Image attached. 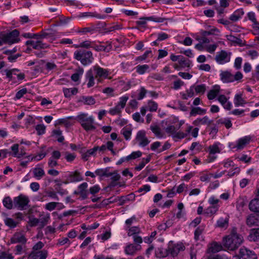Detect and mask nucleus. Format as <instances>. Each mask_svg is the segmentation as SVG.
Instances as JSON below:
<instances>
[{
    "instance_id": "obj_54",
    "label": "nucleus",
    "mask_w": 259,
    "mask_h": 259,
    "mask_svg": "<svg viewBox=\"0 0 259 259\" xmlns=\"http://www.w3.org/2000/svg\"><path fill=\"white\" fill-rule=\"evenodd\" d=\"M121 134L123 135L126 140H129L132 135V130L130 127H124L121 130Z\"/></svg>"
},
{
    "instance_id": "obj_37",
    "label": "nucleus",
    "mask_w": 259,
    "mask_h": 259,
    "mask_svg": "<svg viewBox=\"0 0 259 259\" xmlns=\"http://www.w3.org/2000/svg\"><path fill=\"white\" fill-rule=\"evenodd\" d=\"M229 218H220L217 222L215 226L221 228H227L228 226Z\"/></svg>"
},
{
    "instance_id": "obj_38",
    "label": "nucleus",
    "mask_w": 259,
    "mask_h": 259,
    "mask_svg": "<svg viewBox=\"0 0 259 259\" xmlns=\"http://www.w3.org/2000/svg\"><path fill=\"white\" fill-rule=\"evenodd\" d=\"M206 113V110L199 107H193L191 109L190 115L191 116H195L197 115H203Z\"/></svg>"
},
{
    "instance_id": "obj_10",
    "label": "nucleus",
    "mask_w": 259,
    "mask_h": 259,
    "mask_svg": "<svg viewBox=\"0 0 259 259\" xmlns=\"http://www.w3.org/2000/svg\"><path fill=\"white\" fill-rule=\"evenodd\" d=\"M215 32H219V30L217 28H213L209 31L201 30L199 35L196 37V39L203 44H209L211 39L209 38L208 36L213 34Z\"/></svg>"
},
{
    "instance_id": "obj_3",
    "label": "nucleus",
    "mask_w": 259,
    "mask_h": 259,
    "mask_svg": "<svg viewBox=\"0 0 259 259\" xmlns=\"http://www.w3.org/2000/svg\"><path fill=\"white\" fill-rule=\"evenodd\" d=\"M74 58L79 61L84 66L90 65L94 59L92 52L84 49H79L75 51Z\"/></svg>"
},
{
    "instance_id": "obj_42",
    "label": "nucleus",
    "mask_w": 259,
    "mask_h": 259,
    "mask_svg": "<svg viewBox=\"0 0 259 259\" xmlns=\"http://www.w3.org/2000/svg\"><path fill=\"white\" fill-rule=\"evenodd\" d=\"M208 202L209 205L218 207V208H220L222 203L221 201L214 195H212L209 198Z\"/></svg>"
},
{
    "instance_id": "obj_28",
    "label": "nucleus",
    "mask_w": 259,
    "mask_h": 259,
    "mask_svg": "<svg viewBox=\"0 0 259 259\" xmlns=\"http://www.w3.org/2000/svg\"><path fill=\"white\" fill-rule=\"evenodd\" d=\"M199 177L201 182H209L212 178V174L207 170H203L199 172Z\"/></svg>"
},
{
    "instance_id": "obj_30",
    "label": "nucleus",
    "mask_w": 259,
    "mask_h": 259,
    "mask_svg": "<svg viewBox=\"0 0 259 259\" xmlns=\"http://www.w3.org/2000/svg\"><path fill=\"white\" fill-rule=\"evenodd\" d=\"M223 248L220 243L214 242L211 243L208 248V252L209 253H216L221 251Z\"/></svg>"
},
{
    "instance_id": "obj_1",
    "label": "nucleus",
    "mask_w": 259,
    "mask_h": 259,
    "mask_svg": "<svg viewBox=\"0 0 259 259\" xmlns=\"http://www.w3.org/2000/svg\"><path fill=\"white\" fill-rule=\"evenodd\" d=\"M110 71L108 69L102 68L99 65L93 66L85 73V81L87 82V87L90 88L95 84V79L97 83H101L104 79L108 77Z\"/></svg>"
},
{
    "instance_id": "obj_18",
    "label": "nucleus",
    "mask_w": 259,
    "mask_h": 259,
    "mask_svg": "<svg viewBox=\"0 0 259 259\" xmlns=\"http://www.w3.org/2000/svg\"><path fill=\"white\" fill-rule=\"evenodd\" d=\"M27 241L25 235L21 232H16L10 239L12 244L20 243L25 244Z\"/></svg>"
},
{
    "instance_id": "obj_63",
    "label": "nucleus",
    "mask_w": 259,
    "mask_h": 259,
    "mask_svg": "<svg viewBox=\"0 0 259 259\" xmlns=\"http://www.w3.org/2000/svg\"><path fill=\"white\" fill-rule=\"evenodd\" d=\"M94 47V41L90 40H84L81 42L78 46H76V48L80 47L86 49L92 48Z\"/></svg>"
},
{
    "instance_id": "obj_35",
    "label": "nucleus",
    "mask_w": 259,
    "mask_h": 259,
    "mask_svg": "<svg viewBox=\"0 0 259 259\" xmlns=\"http://www.w3.org/2000/svg\"><path fill=\"white\" fill-rule=\"evenodd\" d=\"M63 92L65 97L69 98L78 93V89L76 88H63Z\"/></svg>"
},
{
    "instance_id": "obj_31",
    "label": "nucleus",
    "mask_w": 259,
    "mask_h": 259,
    "mask_svg": "<svg viewBox=\"0 0 259 259\" xmlns=\"http://www.w3.org/2000/svg\"><path fill=\"white\" fill-rule=\"evenodd\" d=\"M210 122L209 118L207 116H205L202 118H198L193 122V124L195 126H199L201 125H205L209 124Z\"/></svg>"
},
{
    "instance_id": "obj_48",
    "label": "nucleus",
    "mask_w": 259,
    "mask_h": 259,
    "mask_svg": "<svg viewBox=\"0 0 259 259\" xmlns=\"http://www.w3.org/2000/svg\"><path fill=\"white\" fill-rule=\"evenodd\" d=\"M80 101L86 105H92L95 103V100L91 96H83L81 98Z\"/></svg>"
},
{
    "instance_id": "obj_32",
    "label": "nucleus",
    "mask_w": 259,
    "mask_h": 259,
    "mask_svg": "<svg viewBox=\"0 0 259 259\" xmlns=\"http://www.w3.org/2000/svg\"><path fill=\"white\" fill-rule=\"evenodd\" d=\"M125 231L127 232L128 236H133L141 233V230L139 226L127 227Z\"/></svg>"
},
{
    "instance_id": "obj_58",
    "label": "nucleus",
    "mask_w": 259,
    "mask_h": 259,
    "mask_svg": "<svg viewBox=\"0 0 259 259\" xmlns=\"http://www.w3.org/2000/svg\"><path fill=\"white\" fill-rule=\"evenodd\" d=\"M58 205H62V204L59 202H49L48 203H46L45 206V208L46 209L49 210V211H52L54 210L56 207Z\"/></svg>"
},
{
    "instance_id": "obj_29",
    "label": "nucleus",
    "mask_w": 259,
    "mask_h": 259,
    "mask_svg": "<svg viewBox=\"0 0 259 259\" xmlns=\"http://www.w3.org/2000/svg\"><path fill=\"white\" fill-rule=\"evenodd\" d=\"M82 16L83 17H90L96 18L98 19H105L107 17V16L105 14H102L97 13V12H84L82 13Z\"/></svg>"
},
{
    "instance_id": "obj_56",
    "label": "nucleus",
    "mask_w": 259,
    "mask_h": 259,
    "mask_svg": "<svg viewBox=\"0 0 259 259\" xmlns=\"http://www.w3.org/2000/svg\"><path fill=\"white\" fill-rule=\"evenodd\" d=\"M111 236L110 230L106 231L104 233L98 236L99 240H101V242H104L109 239Z\"/></svg>"
},
{
    "instance_id": "obj_13",
    "label": "nucleus",
    "mask_w": 259,
    "mask_h": 259,
    "mask_svg": "<svg viewBox=\"0 0 259 259\" xmlns=\"http://www.w3.org/2000/svg\"><path fill=\"white\" fill-rule=\"evenodd\" d=\"M135 141L141 147H145L150 143V140L146 136V132L144 130H140L137 132Z\"/></svg>"
},
{
    "instance_id": "obj_46",
    "label": "nucleus",
    "mask_w": 259,
    "mask_h": 259,
    "mask_svg": "<svg viewBox=\"0 0 259 259\" xmlns=\"http://www.w3.org/2000/svg\"><path fill=\"white\" fill-rule=\"evenodd\" d=\"M3 203L4 206L8 209L14 208L13 200H12L9 196L5 197L3 200Z\"/></svg>"
},
{
    "instance_id": "obj_15",
    "label": "nucleus",
    "mask_w": 259,
    "mask_h": 259,
    "mask_svg": "<svg viewBox=\"0 0 259 259\" xmlns=\"http://www.w3.org/2000/svg\"><path fill=\"white\" fill-rule=\"evenodd\" d=\"M157 109L158 104L153 100H149L147 106H142L140 108V113L143 116H144L147 110L150 112H155Z\"/></svg>"
},
{
    "instance_id": "obj_34",
    "label": "nucleus",
    "mask_w": 259,
    "mask_h": 259,
    "mask_svg": "<svg viewBox=\"0 0 259 259\" xmlns=\"http://www.w3.org/2000/svg\"><path fill=\"white\" fill-rule=\"evenodd\" d=\"M150 128L157 138L161 139L163 138V133L159 126L157 125H151Z\"/></svg>"
},
{
    "instance_id": "obj_36",
    "label": "nucleus",
    "mask_w": 259,
    "mask_h": 259,
    "mask_svg": "<svg viewBox=\"0 0 259 259\" xmlns=\"http://www.w3.org/2000/svg\"><path fill=\"white\" fill-rule=\"evenodd\" d=\"M248 239L250 241H257L259 240V228L256 229L251 230Z\"/></svg>"
},
{
    "instance_id": "obj_50",
    "label": "nucleus",
    "mask_w": 259,
    "mask_h": 259,
    "mask_svg": "<svg viewBox=\"0 0 259 259\" xmlns=\"http://www.w3.org/2000/svg\"><path fill=\"white\" fill-rule=\"evenodd\" d=\"M220 143L217 142L210 145L209 147L208 150L210 154H214L220 152V149L219 147Z\"/></svg>"
},
{
    "instance_id": "obj_44",
    "label": "nucleus",
    "mask_w": 259,
    "mask_h": 259,
    "mask_svg": "<svg viewBox=\"0 0 259 259\" xmlns=\"http://www.w3.org/2000/svg\"><path fill=\"white\" fill-rule=\"evenodd\" d=\"M218 207L210 205L204 210V214L206 216H211L219 210Z\"/></svg>"
},
{
    "instance_id": "obj_7",
    "label": "nucleus",
    "mask_w": 259,
    "mask_h": 259,
    "mask_svg": "<svg viewBox=\"0 0 259 259\" xmlns=\"http://www.w3.org/2000/svg\"><path fill=\"white\" fill-rule=\"evenodd\" d=\"M231 55V52L222 50L217 53L214 60L218 64L224 65L230 61Z\"/></svg>"
},
{
    "instance_id": "obj_9",
    "label": "nucleus",
    "mask_w": 259,
    "mask_h": 259,
    "mask_svg": "<svg viewBox=\"0 0 259 259\" xmlns=\"http://www.w3.org/2000/svg\"><path fill=\"white\" fill-rule=\"evenodd\" d=\"M128 99V96L125 95L119 98V101L116 106L110 109L109 113L112 115L120 114L121 110L124 108L126 103Z\"/></svg>"
},
{
    "instance_id": "obj_6",
    "label": "nucleus",
    "mask_w": 259,
    "mask_h": 259,
    "mask_svg": "<svg viewBox=\"0 0 259 259\" xmlns=\"http://www.w3.org/2000/svg\"><path fill=\"white\" fill-rule=\"evenodd\" d=\"M29 202L28 196L22 194H20L13 198L14 208L23 210L26 209Z\"/></svg>"
},
{
    "instance_id": "obj_53",
    "label": "nucleus",
    "mask_w": 259,
    "mask_h": 259,
    "mask_svg": "<svg viewBox=\"0 0 259 259\" xmlns=\"http://www.w3.org/2000/svg\"><path fill=\"white\" fill-rule=\"evenodd\" d=\"M152 53L151 50L146 51L144 54L141 56H138L136 58V61L139 62H142L145 60L148 57H152Z\"/></svg>"
},
{
    "instance_id": "obj_51",
    "label": "nucleus",
    "mask_w": 259,
    "mask_h": 259,
    "mask_svg": "<svg viewBox=\"0 0 259 259\" xmlns=\"http://www.w3.org/2000/svg\"><path fill=\"white\" fill-rule=\"evenodd\" d=\"M107 177H111V179L112 181V182L110 184L111 186H115V183L118 181L120 178V175L117 174L116 172H112V173H109L108 175H107Z\"/></svg>"
},
{
    "instance_id": "obj_5",
    "label": "nucleus",
    "mask_w": 259,
    "mask_h": 259,
    "mask_svg": "<svg viewBox=\"0 0 259 259\" xmlns=\"http://www.w3.org/2000/svg\"><path fill=\"white\" fill-rule=\"evenodd\" d=\"M185 246L182 243H174L172 241L169 242L167 249H165L164 253L161 256L165 257L168 255H171L172 257L177 256L180 251L184 250Z\"/></svg>"
},
{
    "instance_id": "obj_27",
    "label": "nucleus",
    "mask_w": 259,
    "mask_h": 259,
    "mask_svg": "<svg viewBox=\"0 0 259 259\" xmlns=\"http://www.w3.org/2000/svg\"><path fill=\"white\" fill-rule=\"evenodd\" d=\"M244 14V12L242 9H237L230 16L229 19L233 22H236L242 18Z\"/></svg>"
},
{
    "instance_id": "obj_24",
    "label": "nucleus",
    "mask_w": 259,
    "mask_h": 259,
    "mask_svg": "<svg viewBox=\"0 0 259 259\" xmlns=\"http://www.w3.org/2000/svg\"><path fill=\"white\" fill-rule=\"evenodd\" d=\"M141 248L140 245H135L134 244H129L126 245L124 249L125 254L127 255H134L136 252Z\"/></svg>"
},
{
    "instance_id": "obj_39",
    "label": "nucleus",
    "mask_w": 259,
    "mask_h": 259,
    "mask_svg": "<svg viewBox=\"0 0 259 259\" xmlns=\"http://www.w3.org/2000/svg\"><path fill=\"white\" fill-rule=\"evenodd\" d=\"M136 72L140 75L144 74L147 72H149L150 67L147 64L138 65L136 67Z\"/></svg>"
},
{
    "instance_id": "obj_21",
    "label": "nucleus",
    "mask_w": 259,
    "mask_h": 259,
    "mask_svg": "<svg viewBox=\"0 0 259 259\" xmlns=\"http://www.w3.org/2000/svg\"><path fill=\"white\" fill-rule=\"evenodd\" d=\"M246 224L249 227L259 226V214L249 215L246 219Z\"/></svg>"
},
{
    "instance_id": "obj_41",
    "label": "nucleus",
    "mask_w": 259,
    "mask_h": 259,
    "mask_svg": "<svg viewBox=\"0 0 259 259\" xmlns=\"http://www.w3.org/2000/svg\"><path fill=\"white\" fill-rule=\"evenodd\" d=\"M84 72V70L82 68H79L76 72L73 73L71 76V78L72 81L74 82H77L79 81L81 77L82 76Z\"/></svg>"
},
{
    "instance_id": "obj_8",
    "label": "nucleus",
    "mask_w": 259,
    "mask_h": 259,
    "mask_svg": "<svg viewBox=\"0 0 259 259\" xmlns=\"http://www.w3.org/2000/svg\"><path fill=\"white\" fill-rule=\"evenodd\" d=\"M65 180L62 183L64 184L76 183L83 180L81 174L77 170L69 172L64 176Z\"/></svg>"
},
{
    "instance_id": "obj_20",
    "label": "nucleus",
    "mask_w": 259,
    "mask_h": 259,
    "mask_svg": "<svg viewBox=\"0 0 259 259\" xmlns=\"http://www.w3.org/2000/svg\"><path fill=\"white\" fill-rule=\"evenodd\" d=\"M192 126L188 125L186 128L185 132L182 131L177 132V131L172 138L176 141H177L178 139H183L186 137L189 134H190V132L192 130Z\"/></svg>"
},
{
    "instance_id": "obj_57",
    "label": "nucleus",
    "mask_w": 259,
    "mask_h": 259,
    "mask_svg": "<svg viewBox=\"0 0 259 259\" xmlns=\"http://www.w3.org/2000/svg\"><path fill=\"white\" fill-rule=\"evenodd\" d=\"M179 64L182 68H189L191 65V62L183 56V59L179 60Z\"/></svg>"
},
{
    "instance_id": "obj_16",
    "label": "nucleus",
    "mask_w": 259,
    "mask_h": 259,
    "mask_svg": "<svg viewBox=\"0 0 259 259\" xmlns=\"http://www.w3.org/2000/svg\"><path fill=\"white\" fill-rule=\"evenodd\" d=\"M165 20L166 19L162 17L151 16L141 18L139 21H137V23L139 25L144 26L146 24L147 21H152L158 23H163Z\"/></svg>"
},
{
    "instance_id": "obj_2",
    "label": "nucleus",
    "mask_w": 259,
    "mask_h": 259,
    "mask_svg": "<svg viewBox=\"0 0 259 259\" xmlns=\"http://www.w3.org/2000/svg\"><path fill=\"white\" fill-rule=\"evenodd\" d=\"M243 236L233 230L228 235L223 239L224 246L228 250L234 251L237 249L243 242Z\"/></svg>"
},
{
    "instance_id": "obj_4",
    "label": "nucleus",
    "mask_w": 259,
    "mask_h": 259,
    "mask_svg": "<svg viewBox=\"0 0 259 259\" xmlns=\"http://www.w3.org/2000/svg\"><path fill=\"white\" fill-rule=\"evenodd\" d=\"M19 36V32L17 29L13 30L9 33L2 34L0 39V46L4 44L11 45L19 42L20 41Z\"/></svg>"
},
{
    "instance_id": "obj_14",
    "label": "nucleus",
    "mask_w": 259,
    "mask_h": 259,
    "mask_svg": "<svg viewBox=\"0 0 259 259\" xmlns=\"http://www.w3.org/2000/svg\"><path fill=\"white\" fill-rule=\"evenodd\" d=\"M251 138L250 136H245L239 139L236 142L235 145L233 147V149L236 150L243 149L250 142Z\"/></svg>"
},
{
    "instance_id": "obj_19",
    "label": "nucleus",
    "mask_w": 259,
    "mask_h": 259,
    "mask_svg": "<svg viewBox=\"0 0 259 259\" xmlns=\"http://www.w3.org/2000/svg\"><path fill=\"white\" fill-rule=\"evenodd\" d=\"M221 87L219 85H213L211 89L210 90L207 95V97L209 100H213L217 97L218 98L219 95H221Z\"/></svg>"
},
{
    "instance_id": "obj_55",
    "label": "nucleus",
    "mask_w": 259,
    "mask_h": 259,
    "mask_svg": "<svg viewBox=\"0 0 259 259\" xmlns=\"http://www.w3.org/2000/svg\"><path fill=\"white\" fill-rule=\"evenodd\" d=\"M134 66L133 62L128 61L126 62H122L121 67L124 72H129L131 71L132 67Z\"/></svg>"
},
{
    "instance_id": "obj_26",
    "label": "nucleus",
    "mask_w": 259,
    "mask_h": 259,
    "mask_svg": "<svg viewBox=\"0 0 259 259\" xmlns=\"http://www.w3.org/2000/svg\"><path fill=\"white\" fill-rule=\"evenodd\" d=\"M216 123L218 125H224L227 129L232 126V121L229 117L221 118L216 121Z\"/></svg>"
},
{
    "instance_id": "obj_49",
    "label": "nucleus",
    "mask_w": 259,
    "mask_h": 259,
    "mask_svg": "<svg viewBox=\"0 0 259 259\" xmlns=\"http://www.w3.org/2000/svg\"><path fill=\"white\" fill-rule=\"evenodd\" d=\"M5 225L11 228H15L18 224L17 221H15L12 218H7L4 220Z\"/></svg>"
},
{
    "instance_id": "obj_11",
    "label": "nucleus",
    "mask_w": 259,
    "mask_h": 259,
    "mask_svg": "<svg viewBox=\"0 0 259 259\" xmlns=\"http://www.w3.org/2000/svg\"><path fill=\"white\" fill-rule=\"evenodd\" d=\"M6 74L7 77L9 78V81L14 80L15 81L22 80L24 78L25 75L17 69H12L10 70H6Z\"/></svg>"
},
{
    "instance_id": "obj_17",
    "label": "nucleus",
    "mask_w": 259,
    "mask_h": 259,
    "mask_svg": "<svg viewBox=\"0 0 259 259\" xmlns=\"http://www.w3.org/2000/svg\"><path fill=\"white\" fill-rule=\"evenodd\" d=\"M229 97L224 95H221L217 98V100L225 110H230L232 108V104L229 101Z\"/></svg>"
},
{
    "instance_id": "obj_47",
    "label": "nucleus",
    "mask_w": 259,
    "mask_h": 259,
    "mask_svg": "<svg viewBox=\"0 0 259 259\" xmlns=\"http://www.w3.org/2000/svg\"><path fill=\"white\" fill-rule=\"evenodd\" d=\"M151 158V156L149 155L146 158H143L139 165L135 167V169L138 171L141 170L144 167L147 163L150 162Z\"/></svg>"
},
{
    "instance_id": "obj_61",
    "label": "nucleus",
    "mask_w": 259,
    "mask_h": 259,
    "mask_svg": "<svg viewBox=\"0 0 259 259\" xmlns=\"http://www.w3.org/2000/svg\"><path fill=\"white\" fill-rule=\"evenodd\" d=\"M21 36L25 38H42L43 36L38 34L32 33L30 32L23 33Z\"/></svg>"
},
{
    "instance_id": "obj_52",
    "label": "nucleus",
    "mask_w": 259,
    "mask_h": 259,
    "mask_svg": "<svg viewBox=\"0 0 259 259\" xmlns=\"http://www.w3.org/2000/svg\"><path fill=\"white\" fill-rule=\"evenodd\" d=\"M49 46L47 44L43 43L41 40L35 41L34 45L32 46L33 49L36 50L46 49Z\"/></svg>"
},
{
    "instance_id": "obj_64",
    "label": "nucleus",
    "mask_w": 259,
    "mask_h": 259,
    "mask_svg": "<svg viewBox=\"0 0 259 259\" xmlns=\"http://www.w3.org/2000/svg\"><path fill=\"white\" fill-rule=\"evenodd\" d=\"M27 93V90L26 88H23L18 91L15 96L14 99L15 100L20 99L24 95Z\"/></svg>"
},
{
    "instance_id": "obj_59",
    "label": "nucleus",
    "mask_w": 259,
    "mask_h": 259,
    "mask_svg": "<svg viewBox=\"0 0 259 259\" xmlns=\"http://www.w3.org/2000/svg\"><path fill=\"white\" fill-rule=\"evenodd\" d=\"M206 85L204 84H201L196 85L194 87V90L197 94H203L206 91Z\"/></svg>"
},
{
    "instance_id": "obj_62",
    "label": "nucleus",
    "mask_w": 259,
    "mask_h": 259,
    "mask_svg": "<svg viewBox=\"0 0 259 259\" xmlns=\"http://www.w3.org/2000/svg\"><path fill=\"white\" fill-rule=\"evenodd\" d=\"M40 226L41 227L45 226L47 224H48L50 220V215L49 213H47V214L42 216L40 219Z\"/></svg>"
},
{
    "instance_id": "obj_22",
    "label": "nucleus",
    "mask_w": 259,
    "mask_h": 259,
    "mask_svg": "<svg viewBox=\"0 0 259 259\" xmlns=\"http://www.w3.org/2000/svg\"><path fill=\"white\" fill-rule=\"evenodd\" d=\"M33 177L37 180H40L45 175V172L42 167L37 165L32 170Z\"/></svg>"
},
{
    "instance_id": "obj_25",
    "label": "nucleus",
    "mask_w": 259,
    "mask_h": 259,
    "mask_svg": "<svg viewBox=\"0 0 259 259\" xmlns=\"http://www.w3.org/2000/svg\"><path fill=\"white\" fill-rule=\"evenodd\" d=\"M94 118L92 116H89V119L81 124V125L86 131H89L94 130L96 128V126L94 125Z\"/></svg>"
},
{
    "instance_id": "obj_60",
    "label": "nucleus",
    "mask_w": 259,
    "mask_h": 259,
    "mask_svg": "<svg viewBox=\"0 0 259 259\" xmlns=\"http://www.w3.org/2000/svg\"><path fill=\"white\" fill-rule=\"evenodd\" d=\"M71 117H68L64 118L59 119L57 120L58 124H62L65 125L66 127H69L72 125V123L70 121Z\"/></svg>"
},
{
    "instance_id": "obj_45",
    "label": "nucleus",
    "mask_w": 259,
    "mask_h": 259,
    "mask_svg": "<svg viewBox=\"0 0 259 259\" xmlns=\"http://www.w3.org/2000/svg\"><path fill=\"white\" fill-rule=\"evenodd\" d=\"M205 226L200 225L194 231V239L196 241L200 240L201 238V235L204 230Z\"/></svg>"
},
{
    "instance_id": "obj_23",
    "label": "nucleus",
    "mask_w": 259,
    "mask_h": 259,
    "mask_svg": "<svg viewBox=\"0 0 259 259\" xmlns=\"http://www.w3.org/2000/svg\"><path fill=\"white\" fill-rule=\"evenodd\" d=\"M221 80L224 83H229L233 82V74L230 71H222L220 73Z\"/></svg>"
},
{
    "instance_id": "obj_40",
    "label": "nucleus",
    "mask_w": 259,
    "mask_h": 259,
    "mask_svg": "<svg viewBox=\"0 0 259 259\" xmlns=\"http://www.w3.org/2000/svg\"><path fill=\"white\" fill-rule=\"evenodd\" d=\"M249 209L253 212H259V199H252L249 204Z\"/></svg>"
},
{
    "instance_id": "obj_33",
    "label": "nucleus",
    "mask_w": 259,
    "mask_h": 259,
    "mask_svg": "<svg viewBox=\"0 0 259 259\" xmlns=\"http://www.w3.org/2000/svg\"><path fill=\"white\" fill-rule=\"evenodd\" d=\"M234 103L236 107L243 106L246 104V101L243 98L242 94H237L235 96Z\"/></svg>"
},
{
    "instance_id": "obj_12",
    "label": "nucleus",
    "mask_w": 259,
    "mask_h": 259,
    "mask_svg": "<svg viewBox=\"0 0 259 259\" xmlns=\"http://www.w3.org/2000/svg\"><path fill=\"white\" fill-rule=\"evenodd\" d=\"M11 156L17 158H21L26 154V149L22 145L14 144L11 147Z\"/></svg>"
},
{
    "instance_id": "obj_43",
    "label": "nucleus",
    "mask_w": 259,
    "mask_h": 259,
    "mask_svg": "<svg viewBox=\"0 0 259 259\" xmlns=\"http://www.w3.org/2000/svg\"><path fill=\"white\" fill-rule=\"evenodd\" d=\"M92 48L97 51H105L108 52L112 49V46L110 44H109L107 46H96L95 42H94V47H92Z\"/></svg>"
}]
</instances>
